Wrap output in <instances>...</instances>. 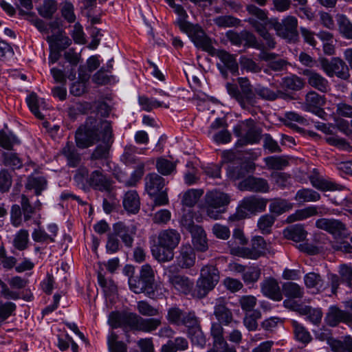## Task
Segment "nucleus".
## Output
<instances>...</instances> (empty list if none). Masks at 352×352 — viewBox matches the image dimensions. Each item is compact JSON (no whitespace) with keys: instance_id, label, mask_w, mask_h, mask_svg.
<instances>
[{"instance_id":"38","label":"nucleus","mask_w":352,"mask_h":352,"mask_svg":"<svg viewBox=\"0 0 352 352\" xmlns=\"http://www.w3.org/2000/svg\"><path fill=\"white\" fill-rule=\"evenodd\" d=\"M307 234L303 226L300 224L292 226L283 230L284 236L295 242L303 241L307 236Z\"/></svg>"},{"instance_id":"5","label":"nucleus","mask_w":352,"mask_h":352,"mask_svg":"<svg viewBox=\"0 0 352 352\" xmlns=\"http://www.w3.org/2000/svg\"><path fill=\"white\" fill-rule=\"evenodd\" d=\"M269 199L251 195L242 199L236 212L228 218V221L235 222L245 219L248 217V213L256 214L265 210Z\"/></svg>"},{"instance_id":"45","label":"nucleus","mask_w":352,"mask_h":352,"mask_svg":"<svg viewBox=\"0 0 352 352\" xmlns=\"http://www.w3.org/2000/svg\"><path fill=\"white\" fill-rule=\"evenodd\" d=\"M292 326L296 340L305 344L311 342V336L304 326L296 320L292 321Z\"/></svg>"},{"instance_id":"15","label":"nucleus","mask_w":352,"mask_h":352,"mask_svg":"<svg viewBox=\"0 0 352 352\" xmlns=\"http://www.w3.org/2000/svg\"><path fill=\"white\" fill-rule=\"evenodd\" d=\"M166 320L171 324L188 328H194L198 324V320L194 312L185 311L177 306L168 309Z\"/></svg>"},{"instance_id":"60","label":"nucleus","mask_w":352,"mask_h":352,"mask_svg":"<svg viewBox=\"0 0 352 352\" xmlns=\"http://www.w3.org/2000/svg\"><path fill=\"white\" fill-rule=\"evenodd\" d=\"M222 323L213 322L211 325L210 333L214 340V345L227 346V342L223 337V328Z\"/></svg>"},{"instance_id":"35","label":"nucleus","mask_w":352,"mask_h":352,"mask_svg":"<svg viewBox=\"0 0 352 352\" xmlns=\"http://www.w3.org/2000/svg\"><path fill=\"white\" fill-rule=\"evenodd\" d=\"M336 20L340 35L346 39L352 40V22L343 14H337Z\"/></svg>"},{"instance_id":"59","label":"nucleus","mask_w":352,"mask_h":352,"mask_svg":"<svg viewBox=\"0 0 352 352\" xmlns=\"http://www.w3.org/2000/svg\"><path fill=\"white\" fill-rule=\"evenodd\" d=\"M276 221V217L272 214L262 215L258 220L257 227L263 234L271 232L272 228Z\"/></svg>"},{"instance_id":"63","label":"nucleus","mask_w":352,"mask_h":352,"mask_svg":"<svg viewBox=\"0 0 352 352\" xmlns=\"http://www.w3.org/2000/svg\"><path fill=\"white\" fill-rule=\"evenodd\" d=\"M338 272L341 277L342 283L352 290V265L341 264L338 267Z\"/></svg>"},{"instance_id":"52","label":"nucleus","mask_w":352,"mask_h":352,"mask_svg":"<svg viewBox=\"0 0 352 352\" xmlns=\"http://www.w3.org/2000/svg\"><path fill=\"white\" fill-rule=\"evenodd\" d=\"M299 313L301 315L306 316L307 320L314 324H318L321 322L322 311L320 309H315L309 306H305L299 309Z\"/></svg>"},{"instance_id":"51","label":"nucleus","mask_w":352,"mask_h":352,"mask_svg":"<svg viewBox=\"0 0 352 352\" xmlns=\"http://www.w3.org/2000/svg\"><path fill=\"white\" fill-rule=\"evenodd\" d=\"M196 216V212L192 208L184 210L182 217L180 219V225L182 228L187 230L189 232L200 226L195 225L194 219Z\"/></svg>"},{"instance_id":"2","label":"nucleus","mask_w":352,"mask_h":352,"mask_svg":"<svg viewBox=\"0 0 352 352\" xmlns=\"http://www.w3.org/2000/svg\"><path fill=\"white\" fill-rule=\"evenodd\" d=\"M181 240L180 234L174 229L161 231L157 237V245L152 249L153 256L160 262H166L174 257L173 250Z\"/></svg>"},{"instance_id":"21","label":"nucleus","mask_w":352,"mask_h":352,"mask_svg":"<svg viewBox=\"0 0 352 352\" xmlns=\"http://www.w3.org/2000/svg\"><path fill=\"white\" fill-rule=\"evenodd\" d=\"M113 232L122 240L126 247L133 246L134 236L136 234L135 226H127L124 222L119 221L113 225Z\"/></svg>"},{"instance_id":"58","label":"nucleus","mask_w":352,"mask_h":352,"mask_svg":"<svg viewBox=\"0 0 352 352\" xmlns=\"http://www.w3.org/2000/svg\"><path fill=\"white\" fill-rule=\"evenodd\" d=\"M21 208L24 221L30 220L37 212L36 208L30 203L29 198L25 195L21 197Z\"/></svg>"},{"instance_id":"57","label":"nucleus","mask_w":352,"mask_h":352,"mask_svg":"<svg viewBox=\"0 0 352 352\" xmlns=\"http://www.w3.org/2000/svg\"><path fill=\"white\" fill-rule=\"evenodd\" d=\"M28 231L27 230L21 229L14 235L12 243L16 250L23 251L28 248Z\"/></svg>"},{"instance_id":"6","label":"nucleus","mask_w":352,"mask_h":352,"mask_svg":"<svg viewBox=\"0 0 352 352\" xmlns=\"http://www.w3.org/2000/svg\"><path fill=\"white\" fill-rule=\"evenodd\" d=\"M231 254L244 258L256 260L264 256L268 251L267 244L262 236H254L251 239L250 247L236 245L232 241H228Z\"/></svg>"},{"instance_id":"42","label":"nucleus","mask_w":352,"mask_h":352,"mask_svg":"<svg viewBox=\"0 0 352 352\" xmlns=\"http://www.w3.org/2000/svg\"><path fill=\"white\" fill-rule=\"evenodd\" d=\"M318 214V208L316 206H308L302 209L297 210L294 214L287 217V221L288 223H292L296 221H301Z\"/></svg>"},{"instance_id":"20","label":"nucleus","mask_w":352,"mask_h":352,"mask_svg":"<svg viewBox=\"0 0 352 352\" xmlns=\"http://www.w3.org/2000/svg\"><path fill=\"white\" fill-rule=\"evenodd\" d=\"M196 258L195 248L190 244H183L176 256L177 265L183 270L190 269L195 265Z\"/></svg>"},{"instance_id":"17","label":"nucleus","mask_w":352,"mask_h":352,"mask_svg":"<svg viewBox=\"0 0 352 352\" xmlns=\"http://www.w3.org/2000/svg\"><path fill=\"white\" fill-rule=\"evenodd\" d=\"M238 188L241 191L267 193L270 190V186L267 179L250 175L239 183Z\"/></svg>"},{"instance_id":"18","label":"nucleus","mask_w":352,"mask_h":352,"mask_svg":"<svg viewBox=\"0 0 352 352\" xmlns=\"http://www.w3.org/2000/svg\"><path fill=\"white\" fill-rule=\"evenodd\" d=\"M89 188L110 193L113 190V181L102 169L92 171L88 178Z\"/></svg>"},{"instance_id":"54","label":"nucleus","mask_w":352,"mask_h":352,"mask_svg":"<svg viewBox=\"0 0 352 352\" xmlns=\"http://www.w3.org/2000/svg\"><path fill=\"white\" fill-rule=\"evenodd\" d=\"M139 104L141 106L142 109L146 111H151L153 109L158 107H164L166 109H168L170 107L169 103L163 104L161 102H159L156 100H151L145 96H140L138 98Z\"/></svg>"},{"instance_id":"48","label":"nucleus","mask_w":352,"mask_h":352,"mask_svg":"<svg viewBox=\"0 0 352 352\" xmlns=\"http://www.w3.org/2000/svg\"><path fill=\"white\" fill-rule=\"evenodd\" d=\"M28 105L33 114L38 119L43 120L44 116L39 111V108H44L45 102L39 99L36 94L32 93L26 99Z\"/></svg>"},{"instance_id":"28","label":"nucleus","mask_w":352,"mask_h":352,"mask_svg":"<svg viewBox=\"0 0 352 352\" xmlns=\"http://www.w3.org/2000/svg\"><path fill=\"white\" fill-rule=\"evenodd\" d=\"M168 283L179 292L187 295L194 287V282L188 276L181 274L168 276Z\"/></svg>"},{"instance_id":"40","label":"nucleus","mask_w":352,"mask_h":352,"mask_svg":"<svg viewBox=\"0 0 352 352\" xmlns=\"http://www.w3.org/2000/svg\"><path fill=\"white\" fill-rule=\"evenodd\" d=\"M320 195L311 188H302L298 190L294 197V200L299 204L306 202H315L320 199Z\"/></svg>"},{"instance_id":"55","label":"nucleus","mask_w":352,"mask_h":352,"mask_svg":"<svg viewBox=\"0 0 352 352\" xmlns=\"http://www.w3.org/2000/svg\"><path fill=\"white\" fill-rule=\"evenodd\" d=\"M177 163L164 157H160L156 161V168L162 175H169L176 169Z\"/></svg>"},{"instance_id":"50","label":"nucleus","mask_w":352,"mask_h":352,"mask_svg":"<svg viewBox=\"0 0 352 352\" xmlns=\"http://www.w3.org/2000/svg\"><path fill=\"white\" fill-rule=\"evenodd\" d=\"M268 169L280 170L289 165V161L285 156H270L264 159Z\"/></svg>"},{"instance_id":"25","label":"nucleus","mask_w":352,"mask_h":352,"mask_svg":"<svg viewBox=\"0 0 352 352\" xmlns=\"http://www.w3.org/2000/svg\"><path fill=\"white\" fill-rule=\"evenodd\" d=\"M59 153L64 157L67 165L70 168L78 167L82 162L81 154L72 142L67 141Z\"/></svg>"},{"instance_id":"16","label":"nucleus","mask_w":352,"mask_h":352,"mask_svg":"<svg viewBox=\"0 0 352 352\" xmlns=\"http://www.w3.org/2000/svg\"><path fill=\"white\" fill-rule=\"evenodd\" d=\"M246 10L250 16L246 21L254 28V30L265 25L270 27L274 18L268 17V12L263 10L254 4L246 6Z\"/></svg>"},{"instance_id":"1","label":"nucleus","mask_w":352,"mask_h":352,"mask_svg":"<svg viewBox=\"0 0 352 352\" xmlns=\"http://www.w3.org/2000/svg\"><path fill=\"white\" fill-rule=\"evenodd\" d=\"M237 82L239 87L235 84L227 83V91L243 109L250 111L258 102L255 89L247 77L238 78Z\"/></svg>"},{"instance_id":"53","label":"nucleus","mask_w":352,"mask_h":352,"mask_svg":"<svg viewBox=\"0 0 352 352\" xmlns=\"http://www.w3.org/2000/svg\"><path fill=\"white\" fill-rule=\"evenodd\" d=\"M90 174L89 170L85 166H80L74 175V180L78 187L83 190L89 188L88 178Z\"/></svg>"},{"instance_id":"30","label":"nucleus","mask_w":352,"mask_h":352,"mask_svg":"<svg viewBox=\"0 0 352 352\" xmlns=\"http://www.w3.org/2000/svg\"><path fill=\"white\" fill-rule=\"evenodd\" d=\"M254 166L248 164H241L238 166H229L227 169L228 177L232 180L246 178L250 172L254 170Z\"/></svg>"},{"instance_id":"23","label":"nucleus","mask_w":352,"mask_h":352,"mask_svg":"<svg viewBox=\"0 0 352 352\" xmlns=\"http://www.w3.org/2000/svg\"><path fill=\"white\" fill-rule=\"evenodd\" d=\"M325 104V98L314 91H311L305 96V101L303 109L320 116L324 113L322 107Z\"/></svg>"},{"instance_id":"27","label":"nucleus","mask_w":352,"mask_h":352,"mask_svg":"<svg viewBox=\"0 0 352 352\" xmlns=\"http://www.w3.org/2000/svg\"><path fill=\"white\" fill-rule=\"evenodd\" d=\"M302 74L307 78L308 84L314 89L326 93L329 89L328 80L321 74L311 69H304Z\"/></svg>"},{"instance_id":"9","label":"nucleus","mask_w":352,"mask_h":352,"mask_svg":"<svg viewBox=\"0 0 352 352\" xmlns=\"http://www.w3.org/2000/svg\"><path fill=\"white\" fill-rule=\"evenodd\" d=\"M145 190L151 197L154 198L156 206H164L168 203L166 189H164L165 179L155 173H148L144 178Z\"/></svg>"},{"instance_id":"19","label":"nucleus","mask_w":352,"mask_h":352,"mask_svg":"<svg viewBox=\"0 0 352 352\" xmlns=\"http://www.w3.org/2000/svg\"><path fill=\"white\" fill-rule=\"evenodd\" d=\"M316 226L325 230L336 237L346 236V225L340 220L336 219L322 218L316 221Z\"/></svg>"},{"instance_id":"13","label":"nucleus","mask_w":352,"mask_h":352,"mask_svg":"<svg viewBox=\"0 0 352 352\" xmlns=\"http://www.w3.org/2000/svg\"><path fill=\"white\" fill-rule=\"evenodd\" d=\"M101 133L102 143L98 144L93 151L90 155V160H106L109 158L110 148L113 142V131L111 123L104 120L101 122Z\"/></svg>"},{"instance_id":"34","label":"nucleus","mask_w":352,"mask_h":352,"mask_svg":"<svg viewBox=\"0 0 352 352\" xmlns=\"http://www.w3.org/2000/svg\"><path fill=\"white\" fill-rule=\"evenodd\" d=\"M46 41L50 45V48H56L63 51L72 44L71 39L63 34L62 32H57L50 36H47Z\"/></svg>"},{"instance_id":"7","label":"nucleus","mask_w":352,"mask_h":352,"mask_svg":"<svg viewBox=\"0 0 352 352\" xmlns=\"http://www.w3.org/2000/svg\"><path fill=\"white\" fill-rule=\"evenodd\" d=\"M155 283V273L148 264L143 265L138 276L129 278V285L131 290L135 294L146 292L148 295L153 294V285Z\"/></svg>"},{"instance_id":"12","label":"nucleus","mask_w":352,"mask_h":352,"mask_svg":"<svg viewBox=\"0 0 352 352\" xmlns=\"http://www.w3.org/2000/svg\"><path fill=\"white\" fill-rule=\"evenodd\" d=\"M298 19L294 16H287L280 22L274 18L270 28H273L278 36L289 42H296L298 38Z\"/></svg>"},{"instance_id":"10","label":"nucleus","mask_w":352,"mask_h":352,"mask_svg":"<svg viewBox=\"0 0 352 352\" xmlns=\"http://www.w3.org/2000/svg\"><path fill=\"white\" fill-rule=\"evenodd\" d=\"M161 324L162 321L160 318H144L135 313L124 312L122 327H129L131 330L151 333L155 331Z\"/></svg>"},{"instance_id":"32","label":"nucleus","mask_w":352,"mask_h":352,"mask_svg":"<svg viewBox=\"0 0 352 352\" xmlns=\"http://www.w3.org/2000/svg\"><path fill=\"white\" fill-rule=\"evenodd\" d=\"M214 55L221 60L227 69L232 74H238L239 65L234 55L230 54L224 50H217Z\"/></svg>"},{"instance_id":"33","label":"nucleus","mask_w":352,"mask_h":352,"mask_svg":"<svg viewBox=\"0 0 352 352\" xmlns=\"http://www.w3.org/2000/svg\"><path fill=\"white\" fill-rule=\"evenodd\" d=\"M192 236V242L195 248L199 252H206L208 248L206 234L201 226L196 228L190 232Z\"/></svg>"},{"instance_id":"36","label":"nucleus","mask_w":352,"mask_h":352,"mask_svg":"<svg viewBox=\"0 0 352 352\" xmlns=\"http://www.w3.org/2000/svg\"><path fill=\"white\" fill-rule=\"evenodd\" d=\"M269 210L272 214L279 216L293 208V204L282 198H274L270 200Z\"/></svg>"},{"instance_id":"41","label":"nucleus","mask_w":352,"mask_h":352,"mask_svg":"<svg viewBox=\"0 0 352 352\" xmlns=\"http://www.w3.org/2000/svg\"><path fill=\"white\" fill-rule=\"evenodd\" d=\"M188 348V340L183 337H177L174 340H169L162 346L160 352H177L185 351Z\"/></svg>"},{"instance_id":"61","label":"nucleus","mask_w":352,"mask_h":352,"mask_svg":"<svg viewBox=\"0 0 352 352\" xmlns=\"http://www.w3.org/2000/svg\"><path fill=\"white\" fill-rule=\"evenodd\" d=\"M261 318V312L259 310L246 313L243 318V324L249 331H255L258 327L257 320Z\"/></svg>"},{"instance_id":"56","label":"nucleus","mask_w":352,"mask_h":352,"mask_svg":"<svg viewBox=\"0 0 352 352\" xmlns=\"http://www.w3.org/2000/svg\"><path fill=\"white\" fill-rule=\"evenodd\" d=\"M144 164L141 162L139 163L138 167L135 170H134L129 179L123 180L121 178L117 177V179L120 182H122L124 184V186L126 187L135 186L138 182L141 179L142 177L144 175Z\"/></svg>"},{"instance_id":"3","label":"nucleus","mask_w":352,"mask_h":352,"mask_svg":"<svg viewBox=\"0 0 352 352\" xmlns=\"http://www.w3.org/2000/svg\"><path fill=\"white\" fill-rule=\"evenodd\" d=\"M230 202L229 195L214 190L206 192L202 209L208 217L217 220L226 212Z\"/></svg>"},{"instance_id":"39","label":"nucleus","mask_w":352,"mask_h":352,"mask_svg":"<svg viewBox=\"0 0 352 352\" xmlns=\"http://www.w3.org/2000/svg\"><path fill=\"white\" fill-rule=\"evenodd\" d=\"M271 179L275 186L284 190L292 186V175L287 173L274 171L270 174Z\"/></svg>"},{"instance_id":"62","label":"nucleus","mask_w":352,"mask_h":352,"mask_svg":"<svg viewBox=\"0 0 352 352\" xmlns=\"http://www.w3.org/2000/svg\"><path fill=\"white\" fill-rule=\"evenodd\" d=\"M118 336L111 332L107 338L108 347L110 352H126V345L122 341L118 340Z\"/></svg>"},{"instance_id":"22","label":"nucleus","mask_w":352,"mask_h":352,"mask_svg":"<svg viewBox=\"0 0 352 352\" xmlns=\"http://www.w3.org/2000/svg\"><path fill=\"white\" fill-rule=\"evenodd\" d=\"M325 320L330 327H336L340 322L351 323L352 322V314L333 305L329 308Z\"/></svg>"},{"instance_id":"43","label":"nucleus","mask_w":352,"mask_h":352,"mask_svg":"<svg viewBox=\"0 0 352 352\" xmlns=\"http://www.w3.org/2000/svg\"><path fill=\"white\" fill-rule=\"evenodd\" d=\"M305 284L308 288H314L318 292H322L327 289L321 276L315 272L307 274L304 277Z\"/></svg>"},{"instance_id":"4","label":"nucleus","mask_w":352,"mask_h":352,"mask_svg":"<svg viewBox=\"0 0 352 352\" xmlns=\"http://www.w3.org/2000/svg\"><path fill=\"white\" fill-rule=\"evenodd\" d=\"M95 118L89 117L84 126L78 129L75 134L76 146L79 148H87L94 145L100 140L99 129H101V122Z\"/></svg>"},{"instance_id":"24","label":"nucleus","mask_w":352,"mask_h":352,"mask_svg":"<svg viewBox=\"0 0 352 352\" xmlns=\"http://www.w3.org/2000/svg\"><path fill=\"white\" fill-rule=\"evenodd\" d=\"M214 315L219 322L225 325H228L234 320L232 312L227 307L226 300L223 297L216 300L214 307Z\"/></svg>"},{"instance_id":"8","label":"nucleus","mask_w":352,"mask_h":352,"mask_svg":"<svg viewBox=\"0 0 352 352\" xmlns=\"http://www.w3.org/2000/svg\"><path fill=\"white\" fill-rule=\"evenodd\" d=\"M219 281L218 269L212 265L204 266L201 269L200 277L197 280L195 295L198 298H204L212 291Z\"/></svg>"},{"instance_id":"31","label":"nucleus","mask_w":352,"mask_h":352,"mask_svg":"<svg viewBox=\"0 0 352 352\" xmlns=\"http://www.w3.org/2000/svg\"><path fill=\"white\" fill-rule=\"evenodd\" d=\"M262 130L261 128L253 126L249 128L245 134L236 143V146L240 147L247 144H256L261 138Z\"/></svg>"},{"instance_id":"11","label":"nucleus","mask_w":352,"mask_h":352,"mask_svg":"<svg viewBox=\"0 0 352 352\" xmlns=\"http://www.w3.org/2000/svg\"><path fill=\"white\" fill-rule=\"evenodd\" d=\"M179 27L182 32L188 34L197 47L209 53L214 50L211 39L199 25H193L186 21H180Z\"/></svg>"},{"instance_id":"44","label":"nucleus","mask_w":352,"mask_h":352,"mask_svg":"<svg viewBox=\"0 0 352 352\" xmlns=\"http://www.w3.org/2000/svg\"><path fill=\"white\" fill-rule=\"evenodd\" d=\"M283 292L289 298H302L304 296V289L294 282H287L283 285Z\"/></svg>"},{"instance_id":"46","label":"nucleus","mask_w":352,"mask_h":352,"mask_svg":"<svg viewBox=\"0 0 352 352\" xmlns=\"http://www.w3.org/2000/svg\"><path fill=\"white\" fill-rule=\"evenodd\" d=\"M203 194V189H189L183 194L182 204L189 208H192L197 203Z\"/></svg>"},{"instance_id":"47","label":"nucleus","mask_w":352,"mask_h":352,"mask_svg":"<svg viewBox=\"0 0 352 352\" xmlns=\"http://www.w3.org/2000/svg\"><path fill=\"white\" fill-rule=\"evenodd\" d=\"M47 181L45 177L30 175L27 179L25 188L28 190H34L35 195L39 196L41 192L45 188Z\"/></svg>"},{"instance_id":"37","label":"nucleus","mask_w":352,"mask_h":352,"mask_svg":"<svg viewBox=\"0 0 352 352\" xmlns=\"http://www.w3.org/2000/svg\"><path fill=\"white\" fill-rule=\"evenodd\" d=\"M309 178L311 185L318 190L322 191H328L340 189V185L333 182L325 179L318 175H312L309 176Z\"/></svg>"},{"instance_id":"14","label":"nucleus","mask_w":352,"mask_h":352,"mask_svg":"<svg viewBox=\"0 0 352 352\" xmlns=\"http://www.w3.org/2000/svg\"><path fill=\"white\" fill-rule=\"evenodd\" d=\"M320 65L324 72L330 78L336 76L344 80L350 78L349 67L345 60L340 57H333L331 60L322 58Z\"/></svg>"},{"instance_id":"64","label":"nucleus","mask_w":352,"mask_h":352,"mask_svg":"<svg viewBox=\"0 0 352 352\" xmlns=\"http://www.w3.org/2000/svg\"><path fill=\"white\" fill-rule=\"evenodd\" d=\"M261 274V269L258 267L250 266L244 272L242 278L246 284L254 283L260 278Z\"/></svg>"},{"instance_id":"29","label":"nucleus","mask_w":352,"mask_h":352,"mask_svg":"<svg viewBox=\"0 0 352 352\" xmlns=\"http://www.w3.org/2000/svg\"><path fill=\"white\" fill-rule=\"evenodd\" d=\"M123 207L129 213L136 214L140 208V199L136 190L127 191L123 197Z\"/></svg>"},{"instance_id":"26","label":"nucleus","mask_w":352,"mask_h":352,"mask_svg":"<svg viewBox=\"0 0 352 352\" xmlns=\"http://www.w3.org/2000/svg\"><path fill=\"white\" fill-rule=\"evenodd\" d=\"M262 294L275 301H280L283 299V294L280 291L278 283L274 278H267L261 283Z\"/></svg>"},{"instance_id":"49","label":"nucleus","mask_w":352,"mask_h":352,"mask_svg":"<svg viewBox=\"0 0 352 352\" xmlns=\"http://www.w3.org/2000/svg\"><path fill=\"white\" fill-rule=\"evenodd\" d=\"M282 87L292 91L301 90L305 86V81L296 75H291L283 78Z\"/></svg>"}]
</instances>
